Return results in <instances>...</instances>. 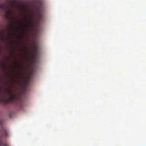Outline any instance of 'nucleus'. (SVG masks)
Segmentation results:
<instances>
[{
	"instance_id": "obj_1",
	"label": "nucleus",
	"mask_w": 146,
	"mask_h": 146,
	"mask_svg": "<svg viewBox=\"0 0 146 146\" xmlns=\"http://www.w3.org/2000/svg\"><path fill=\"white\" fill-rule=\"evenodd\" d=\"M0 9L1 10L5 11L6 13L5 15V17L9 21V22L8 26V30L9 31V37L10 38L11 34L13 32L14 29V27L12 25V18L10 15L11 13V9L9 5L6 3H0Z\"/></svg>"
},
{
	"instance_id": "obj_2",
	"label": "nucleus",
	"mask_w": 146,
	"mask_h": 146,
	"mask_svg": "<svg viewBox=\"0 0 146 146\" xmlns=\"http://www.w3.org/2000/svg\"><path fill=\"white\" fill-rule=\"evenodd\" d=\"M12 86V85L9 86V88L6 89L7 94L9 97L8 99L6 98L4 96L1 97V87L0 86V103L2 102L8 103L9 102L14 101H19L21 103V98L19 96L18 94H13V91L10 89Z\"/></svg>"
},
{
	"instance_id": "obj_3",
	"label": "nucleus",
	"mask_w": 146,
	"mask_h": 146,
	"mask_svg": "<svg viewBox=\"0 0 146 146\" xmlns=\"http://www.w3.org/2000/svg\"><path fill=\"white\" fill-rule=\"evenodd\" d=\"M3 123V121L1 120H0V125L1 127L0 131V146H9L7 144L4 143L1 140V138L2 137H7L9 136V133L6 129L3 127L2 126Z\"/></svg>"
},
{
	"instance_id": "obj_4",
	"label": "nucleus",
	"mask_w": 146,
	"mask_h": 146,
	"mask_svg": "<svg viewBox=\"0 0 146 146\" xmlns=\"http://www.w3.org/2000/svg\"><path fill=\"white\" fill-rule=\"evenodd\" d=\"M43 10L41 7L37 8L36 15L37 17V22H40L43 17Z\"/></svg>"
},
{
	"instance_id": "obj_5",
	"label": "nucleus",
	"mask_w": 146,
	"mask_h": 146,
	"mask_svg": "<svg viewBox=\"0 0 146 146\" xmlns=\"http://www.w3.org/2000/svg\"><path fill=\"white\" fill-rule=\"evenodd\" d=\"M28 21L26 25V26L29 28L32 27L35 23L36 21L33 20L31 16H29L28 17Z\"/></svg>"
},
{
	"instance_id": "obj_6",
	"label": "nucleus",
	"mask_w": 146,
	"mask_h": 146,
	"mask_svg": "<svg viewBox=\"0 0 146 146\" xmlns=\"http://www.w3.org/2000/svg\"><path fill=\"white\" fill-rule=\"evenodd\" d=\"M4 32L3 30L0 31V40L3 42H6L8 41V39L4 36Z\"/></svg>"
},
{
	"instance_id": "obj_7",
	"label": "nucleus",
	"mask_w": 146,
	"mask_h": 146,
	"mask_svg": "<svg viewBox=\"0 0 146 146\" xmlns=\"http://www.w3.org/2000/svg\"><path fill=\"white\" fill-rule=\"evenodd\" d=\"M34 48L35 51V54L36 53V52H37L38 50L37 46L36 44H35L34 46Z\"/></svg>"
},
{
	"instance_id": "obj_8",
	"label": "nucleus",
	"mask_w": 146,
	"mask_h": 146,
	"mask_svg": "<svg viewBox=\"0 0 146 146\" xmlns=\"http://www.w3.org/2000/svg\"><path fill=\"white\" fill-rule=\"evenodd\" d=\"M31 78V76H29L27 78V82L28 83L29 82V80H30Z\"/></svg>"
},
{
	"instance_id": "obj_9",
	"label": "nucleus",
	"mask_w": 146,
	"mask_h": 146,
	"mask_svg": "<svg viewBox=\"0 0 146 146\" xmlns=\"http://www.w3.org/2000/svg\"><path fill=\"white\" fill-rule=\"evenodd\" d=\"M13 4L12 3H11L10 4V5H11V6L12 7L13 6Z\"/></svg>"
},
{
	"instance_id": "obj_10",
	"label": "nucleus",
	"mask_w": 146,
	"mask_h": 146,
	"mask_svg": "<svg viewBox=\"0 0 146 146\" xmlns=\"http://www.w3.org/2000/svg\"><path fill=\"white\" fill-rule=\"evenodd\" d=\"M13 52H14V51H13V50H12V52H11V53H12V54H13Z\"/></svg>"
}]
</instances>
